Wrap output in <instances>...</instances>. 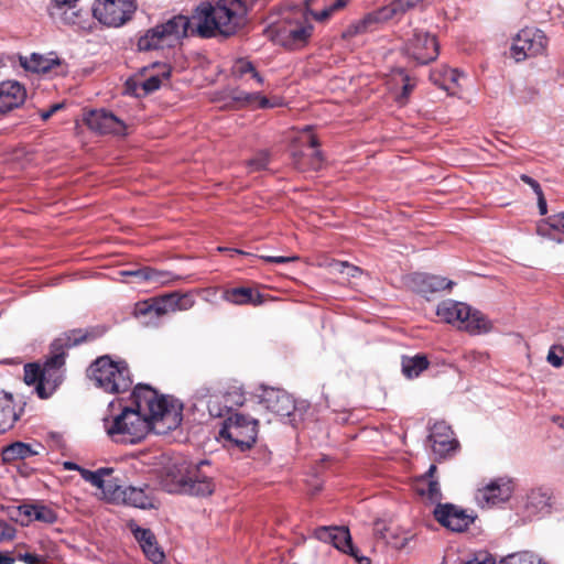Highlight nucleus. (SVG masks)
I'll list each match as a JSON object with an SVG mask.
<instances>
[{
    "label": "nucleus",
    "mask_w": 564,
    "mask_h": 564,
    "mask_svg": "<svg viewBox=\"0 0 564 564\" xmlns=\"http://www.w3.org/2000/svg\"><path fill=\"white\" fill-rule=\"evenodd\" d=\"M131 397L132 406L104 419V427L112 442L133 445L144 440L150 431L165 434L181 425L183 404L177 399L160 395L148 384L135 386Z\"/></svg>",
    "instance_id": "obj_1"
},
{
    "label": "nucleus",
    "mask_w": 564,
    "mask_h": 564,
    "mask_svg": "<svg viewBox=\"0 0 564 564\" xmlns=\"http://www.w3.org/2000/svg\"><path fill=\"white\" fill-rule=\"evenodd\" d=\"M197 33L205 39L217 34L234 35L245 22L240 0H218L215 4L202 2L194 11Z\"/></svg>",
    "instance_id": "obj_2"
},
{
    "label": "nucleus",
    "mask_w": 564,
    "mask_h": 564,
    "mask_svg": "<svg viewBox=\"0 0 564 564\" xmlns=\"http://www.w3.org/2000/svg\"><path fill=\"white\" fill-rule=\"evenodd\" d=\"M162 486L170 494L206 497L214 492V468L209 460L173 464L162 478Z\"/></svg>",
    "instance_id": "obj_3"
},
{
    "label": "nucleus",
    "mask_w": 564,
    "mask_h": 564,
    "mask_svg": "<svg viewBox=\"0 0 564 564\" xmlns=\"http://www.w3.org/2000/svg\"><path fill=\"white\" fill-rule=\"evenodd\" d=\"M87 338V332L72 329L51 344V356L41 367L42 381L35 387V392L41 399L50 398L63 382L66 349L84 343Z\"/></svg>",
    "instance_id": "obj_4"
},
{
    "label": "nucleus",
    "mask_w": 564,
    "mask_h": 564,
    "mask_svg": "<svg viewBox=\"0 0 564 564\" xmlns=\"http://www.w3.org/2000/svg\"><path fill=\"white\" fill-rule=\"evenodd\" d=\"M313 32L302 10L289 11L283 18L269 26L270 39L286 48L295 50L304 46Z\"/></svg>",
    "instance_id": "obj_5"
},
{
    "label": "nucleus",
    "mask_w": 564,
    "mask_h": 564,
    "mask_svg": "<svg viewBox=\"0 0 564 564\" xmlns=\"http://www.w3.org/2000/svg\"><path fill=\"white\" fill-rule=\"evenodd\" d=\"M436 315L447 324L470 335L490 332L491 322L479 311L463 302L445 300L437 305Z\"/></svg>",
    "instance_id": "obj_6"
},
{
    "label": "nucleus",
    "mask_w": 564,
    "mask_h": 564,
    "mask_svg": "<svg viewBox=\"0 0 564 564\" xmlns=\"http://www.w3.org/2000/svg\"><path fill=\"white\" fill-rule=\"evenodd\" d=\"M96 387L108 393H121L132 386L131 373L126 361H113L109 356L99 357L88 369Z\"/></svg>",
    "instance_id": "obj_7"
},
{
    "label": "nucleus",
    "mask_w": 564,
    "mask_h": 564,
    "mask_svg": "<svg viewBox=\"0 0 564 564\" xmlns=\"http://www.w3.org/2000/svg\"><path fill=\"white\" fill-rule=\"evenodd\" d=\"M191 25L189 18L182 14L174 15L166 22L148 30L139 39L138 48L140 51H151L172 47L187 35Z\"/></svg>",
    "instance_id": "obj_8"
},
{
    "label": "nucleus",
    "mask_w": 564,
    "mask_h": 564,
    "mask_svg": "<svg viewBox=\"0 0 564 564\" xmlns=\"http://www.w3.org/2000/svg\"><path fill=\"white\" fill-rule=\"evenodd\" d=\"M219 434L231 446L245 452L256 443L258 421L248 415L232 413L224 421Z\"/></svg>",
    "instance_id": "obj_9"
},
{
    "label": "nucleus",
    "mask_w": 564,
    "mask_h": 564,
    "mask_svg": "<svg viewBox=\"0 0 564 564\" xmlns=\"http://www.w3.org/2000/svg\"><path fill=\"white\" fill-rule=\"evenodd\" d=\"M135 10V0H95L91 7L93 17L109 28L122 26Z\"/></svg>",
    "instance_id": "obj_10"
},
{
    "label": "nucleus",
    "mask_w": 564,
    "mask_h": 564,
    "mask_svg": "<svg viewBox=\"0 0 564 564\" xmlns=\"http://www.w3.org/2000/svg\"><path fill=\"white\" fill-rule=\"evenodd\" d=\"M514 491L513 479L501 476L490 479L475 492V499L480 508L498 507L507 502Z\"/></svg>",
    "instance_id": "obj_11"
},
{
    "label": "nucleus",
    "mask_w": 564,
    "mask_h": 564,
    "mask_svg": "<svg viewBox=\"0 0 564 564\" xmlns=\"http://www.w3.org/2000/svg\"><path fill=\"white\" fill-rule=\"evenodd\" d=\"M404 52L417 64L425 65L438 56V42L434 34L415 29L404 44Z\"/></svg>",
    "instance_id": "obj_12"
},
{
    "label": "nucleus",
    "mask_w": 564,
    "mask_h": 564,
    "mask_svg": "<svg viewBox=\"0 0 564 564\" xmlns=\"http://www.w3.org/2000/svg\"><path fill=\"white\" fill-rule=\"evenodd\" d=\"M547 39L541 30L523 29L513 39L510 54L516 62L544 53Z\"/></svg>",
    "instance_id": "obj_13"
},
{
    "label": "nucleus",
    "mask_w": 564,
    "mask_h": 564,
    "mask_svg": "<svg viewBox=\"0 0 564 564\" xmlns=\"http://www.w3.org/2000/svg\"><path fill=\"white\" fill-rule=\"evenodd\" d=\"M109 499L116 503H122L143 510L155 507L154 496L149 485L135 487L115 484Z\"/></svg>",
    "instance_id": "obj_14"
},
{
    "label": "nucleus",
    "mask_w": 564,
    "mask_h": 564,
    "mask_svg": "<svg viewBox=\"0 0 564 564\" xmlns=\"http://www.w3.org/2000/svg\"><path fill=\"white\" fill-rule=\"evenodd\" d=\"M427 440L431 443L434 455L438 459L454 455L459 447V443L455 438L451 426L443 421L433 424Z\"/></svg>",
    "instance_id": "obj_15"
},
{
    "label": "nucleus",
    "mask_w": 564,
    "mask_h": 564,
    "mask_svg": "<svg viewBox=\"0 0 564 564\" xmlns=\"http://www.w3.org/2000/svg\"><path fill=\"white\" fill-rule=\"evenodd\" d=\"M435 519L454 532H463L474 522L475 516L453 503H438L434 509Z\"/></svg>",
    "instance_id": "obj_16"
},
{
    "label": "nucleus",
    "mask_w": 564,
    "mask_h": 564,
    "mask_svg": "<svg viewBox=\"0 0 564 564\" xmlns=\"http://www.w3.org/2000/svg\"><path fill=\"white\" fill-rule=\"evenodd\" d=\"M260 403H262L267 410L275 413L282 417H289L290 423L294 424V417L296 406L293 398L284 390L276 388H263L259 395Z\"/></svg>",
    "instance_id": "obj_17"
},
{
    "label": "nucleus",
    "mask_w": 564,
    "mask_h": 564,
    "mask_svg": "<svg viewBox=\"0 0 564 564\" xmlns=\"http://www.w3.org/2000/svg\"><path fill=\"white\" fill-rule=\"evenodd\" d=\"M87 126L99 133L123 134L124 123L112 112L105 109L91 110L85 117Z\"/></svg>",
    "instance_id": "obj_18"
},
{
    "label": "nucleus",
    "mask_w": 564,
    "mask_h": 564,
    "mask_svg": "<svg viewBox=\"0 0 564 564\" xmlns=\"http://www.w3.org/2000/svg\"><path fill=\"white\" fill-rule=\"evenodd\" d=\"M551 511V494L547 489L535 488L528 492L522 514L525 520L542 518Z\"/></svg>",
    "instance_id": "obj_19"
},
{
    "label": "nucleus",
    "mask_w": 564,
    "mask_h": 564,
    "mask_svg": "<svg viewBox=\"0 0 564 564\" xmlns=\"http://www.w3.org/2000/svg\"><path fill=\"white\" fill-rule=\"evenodd\" d=\"M409 283L413 291L425 296L451 289L454 285L453 281L444 276L422 272L413 273L410 276Z\"/></svg>",
    "instance_id": "obj_20"
},
{
    "label": "nucleus",
    "mask_w": 564,
    "mask_h": 564,
    "mask_svg": "<svg viewBox=\"0 0 564 564\" xmlns=\"http://www.w3.org/2000/svg\"><path fill=\"white\" fill-rule=\"evenodd\" d=\"M193 398L195 400V406L205 405L210 416H229L228 405H225L223 393L204 386L195 391Z\"/></svg>",
    "instance_id": "obj_21"
},
{
    "label": "nucleus",
    "mask_w": 564,
    "mask_h": 564,
    "mask_svg": "<svg viewBox=\"0 0 564 564\" xmlns=\"http://www.w3.org/2000/svg\"><path fill=\"white\" fill-rule=\"evenodd\" d=\"M53 19L63 24L85 30L89 28V14L87 11L76 8L75 4L54 6L51 10Z\"/></svg>",
    "instance_id": "obj_22"
},
{
    "label": "nucleus",
    "mask_w": 564,
    "mask_h": 564,
    "mask_svg": "<svg viewBox=\"0 0 564 564\" xmlns=\"http://www.w3.org/2000/svg\"><path fill=\"white\" fill-rule=\"evenodd\" d=\"M26 97L25 88L18 82L0 83V113H6L21 106Z\"/></svg>",
    "instance_id": "obj_23"
},
{
    "label": "nucleus",
    "mask_w": 564,
    "mask_h": 564,
    "mask_svg": "<svg viewBox=\"0 0 564 564\" xmlns=\"http://www.w3.org/2000/svg\"><path fill=\"white\" fill-rule=\"evenodd\" d=\"M20 65L32 73L47 74L59 67L62 61L54 52L47 55L32 53L30 56H20Z\"/></svg>",
    "instance_id": "obj_24"
},
{
    "label": "nucleus",
    "mask_w": 564,
    "mask_h": 564,
    "mask_svg": "<svg viewBox=\"0 0 564 564\" xmlns=\"http://www.w3.org/2000/svg\"><path fill=\"white\" fill-rule=\"evenodd\" d=\"M536 234L557 243H564V212L552 215L539 223Z\"/></svg>",
    "instance_id": "obj_25"
},
{
    "label": "nucleus",
    "mask_w": 564,
    "mask_h": 564,
    "mask_svg": "<svg viewBox=\"0 0 564 564\" xmlns=\"http://www.w3.org/2000/svg\"><path fill=\"white\" fill-rule=\"evenodd\" d=\"M18 513L20 516H24L28 518L26 523L22 522V524H28L32 520H36L43 523L53 524L57 521L56 512L48 506L45 505H21L18 507Z\"/></svg>",
    "instance_id": "obj_26"
},
{
    "label": "nucleus",
    "mask_w": 564,
    "mask_h": 564,
    "mask_svg": "<svg viewBox=\"0 0 564 564\" xmlns=\"http://www.w3.org/2000/svg\"><path fill=\"white\" fill-rule=\"evenodd\" d=\"M223 299L234 305H261L263 303L262 295L254 292L251 288L240 286L224 291Z\"/></svg>",
    "instance_id": "obj_27"
},
{
    "label": "nucleus",
    "mask_w": 564,
    "mask_h": 564,
    "mask_svg": "<svg viewBox=\"0 0 564 564\" xmlns=\"http://www.w3.org/2000/svg\"><path fill=\"white\" fill-rule=\"evenodd\" d=\"M333 546L345 554H349L359 564H370L369 557L359 555V550L352 544L350 532L346 527H339Z\"/></svg>",
    "instance_id": "obj_28"
},
{
    "label": "nucleus",
    "mask_w": 564,
    "mask_h": 564,
    "mask_svg": "<svg viewBox=\"0 0 564 564\" xmlns=\"http://www.w3.org/2000/svg\"><path fill=\"white\" fill-rule=\"evenodd\" d=\"M18 419L12 395L0 391V434L10 430Z\"/></svg>",
    "instance_id": "obj_29"
},
{
    "label": "nucleus",
    "mask_w": 564,
    "mask_h": 564,
    "mask_svg": "<svg viewBox=\"0 0 564 564\" xmlns=\"http://www.w3.org/2000/svg\"><path fill=\"white\" fill-rule=\"evenodd\" d=\"M39 451L34 449L32 445L23 442H13L2 448L1 455L4 463H12L15 460H23L35 456Z\"/></svg>",
    "instance_id": "obj_30"
},
{
    "label": "nucleus",
    "mask_w": 564,
    "mask_h": 564,
    "mask_svg": "<svg viewBox=\"0 0 564 564\" xmlns=\"http://www.w3.org/2000/svg\"><path fill=\"white\" fill-rule=\"evenodd\" d=\"M149 68H158L159 72L156 74L150 75L141 84V87L145 94H151L158 90L161 87L162 79H167L171 75V67L165 63L154 62L150 66L143 67V70H148Z\"/></svg>",
    "instance_id": "obj_31"
},
{
    "label": "nucleus",
    "mask_w": 564,
    "mask_h": 564,
    "mask_svg": "<svg viewBox=\"0 0 564 564\" xmlns=\"http://www.w3.org/2000/svg\"><path fill=\"white\" fill-rule=\"evenodd\" d=\"M111 469L109 468H99L98 470L91 471L87 469H80L82 477L90 482L93 486L101 489L105 495L110 497L111 490L115 486V482L111 480H106L104 477L109 475Z\"/></svg>",
    "instance_id": "obj_32"
},
{
    "label": "nucleus",
    "mask_w": 564,
    "mask_h": 564,
    "mask_svg": "<svg viewBox=\"0 0 564 564\" xmlns=\"http://www.w3.org/2000/svg\"><path fill=\"white\" fill-rule=\"evenodd\" d=\"M429 364L426 357L422 355L402 357V373L409 379L416 378L429 367Z\"/></svg>",
    "instance_id": "obj_33"
},
{
    "label": "nucleus",
    "mask_w": 564,
    "mask_h": 564,
    "mask_svg": "<svg viewBox=\"0 0 564 564\" xmlns=\"http://www.w3.org/2000/svg\"><path fill=\"white\" fill-rule=\"evenodd\" d=\"M373 533L378 539L384 540L387 543L391 544L393 547L402 550L406 547L409 542L413 539V535H405L401 539H398L394 535L389 536L388 528L383 521H376L373 525Z\"/></svg>",
    "instance_id": "obj_34"
},
{
    "label": "nucleus",
    "mask_w": 564,
    "mask_h": 564,
    "mask_svg": "<svg viewBox=\"0 0 564 564\" xmlns=\"http://www.w3.org/2000/svg\"><path fill=\"white\" fill-rule=\"evenodd\" d=\"M181 279L182 278L180 275H176L171 271L156 270L152 267H147L145 283H150L154 286L169 285Z\"/></svg>",
    "instance_id": "obj_35"
},
{
    "label": "nucleus",
    "mask_w": 564,
    "mask_h": 564,
    "mask_svg": "<svg viewBox=\"0 0 564 564\" xmlns=\"http://www.w3.org/2000/svg\"><path fill=\"white\" fill-rule=\"evenodd\" d=\"M134 315L139 318H147L143 322L145 325L156 326L159 324L160 318H156V310L153 299L137 303L134 307Z\"/></svg>",
    "instance_id": "obj_36"
},
{
    "label": "nucleus",
    "mask_w": 564,
    "mask_h": 564,
    "mask_svg": "<svg viewBox=\"0 0 564 564\" xmlns=\"http://www.w3.org/2000/svg\"><path fill=\"white\" fill-rule=\"evenodd\" d=\"M499 564H546L538 554L530 551H522L508 554L502 557Z\"/></svg>",
    "instance_id": "obj_37"
},
{
    "label": "nucleus",
    "mask_w": 564,
    "mask_h": 564,
    "mask_svg": "<svg viewBox=\"0 0 564 564\" xmlns=\"http://www.w3.org/2000/svg\"><path fill=\"white\" fill-rule=\"evenodd\" d=\"M417 491L421 496L426 497L431 502L440 503L442 491L437 479L419 480Z\"/></svg>",
    "instance_id": "obj_38"
},
{
    "label": "nucleus",
    "mask_w": 564,
    "mask_h": 564,
    "mask_svg": "<svg viewBox=\"0 0 564 564\" xmlns=\"http://www.w3.org/2000/svg\"><path fill=\"white\" fill-rule=\"evenodd\" d=\"M395 76H399L402 82V90L397 96V101L399 105L403 106L406 104L410 94L414 89L415 82L412 80V78L405 73L403 68H399L395 72Z\"/></svg>",
    "instance_id": "obj_39"
},
{
    "label": "nucleus",
    "mask_w": 564,
    "mask_h": 564,
    "mask_svg": "<svg viewBox=\"0 0 564 564\" xmlns=\"http://www.w3.org/2000/svg\"><path fill=\"white\" fill-rule=\"evenodd\" d=\"M324 8L321 11H310L316 21L327 20L336 10L341 9L346 6V0H323Z\"/></svg>",
    "instance_id": "obj_40"
},
{
    "label": "nucleus",
    "mask_w": 564,
    "mask_h": 564,
    "mask_svg": "<svg viewBox=\"0 0 564 564\" xmlns=\"http://www.w3.org/2000/svg\"><path fill=\"white\" fill-rule=\"evenodd\" d=\"M155 310H156V318H160L166 315L170 312H175V302L172 293L153 297Z\"/></svg>",
    "instance_id": "obj_41"
},
{
    "label": "nucleus",
    "mask_w": 564,
    "mask_h": 564,
    "mask_svg": "<svg viewBox=\"0 0 564 564\" xmlns=\"http://www.w3.org/2000/svg\"><path fill=\"white\" fill-rule=\"evenodd\" d=\"M142 551L147 558L153 564H166L164 552L158 545L156 540L149 545H143Z\"/></svg>",
    "instance_id": "obj_42"
},
{
    "label": "nucleus",
    "mask_w": 564,
    "mask_h": 564,
    "mask_svg": "<svg viewBox=\"0 0 564 564\" xmlns=\"http://www.w3.org/2000/svg\"><path fill=\"white\" fill-rule=\"evenodd\" d=\"M42 381V369L37 364H26L24 366V382L28 386H39Z\"/></svg>",
    "instance_id": "obj_43"
},
{
    "label": "nucleus",
    "mask_w": 564,
    "mask_h": 564,
    "mask_svg": "<svg viewBox=\"0 0 564 564\" xmlns=\"http://www.w3.org/2000/svg\"><path fill=\"white\" fill-rule=\"evenodd\" d=\"M229 97L231 100L238 102L240 106H252L256 102V99L259 97V93H247L241 89H232L229 93Z\"/></svg>",
    "instance_id": "obj_44"
},
{
    "label": "nucleus",
    "mask_w": 564,
    "mask_h": 564,
    "mask_svg": "<svg viewBox=\"0 0 564 564\" xmlns=\"http://www.w3.org/2000/svg\"><path fill=\"white\" fill-rule=\"evenodd\" d=\"M131 531L133 533L134 539L140 544L141 549L143 545H149L153 543L156 539L153 532L150 529H144L139 525L131 527Z\"/></svg>",
    "instance_id": "obj_45"
},
{
    "label": "nucleus",
    "mask_w": 564,
    "mask_h": 564,
    "mask_svg": "<svg viewBox=\"0 0 564 564\" xmlns=\"http://www.w3.org/2000/svg\"><path fill=\"white\" fill-rule=\"evenodd\" d=\"M338 530L339 527H319L315 529L314 536L322 542L330 543L333 545L337 538Z\"/></svg>",
    "instance_id": "obj_46"
},
{
    "label": "nucleus",
    "mask_w": 564,
    "mask_h": 564,
    "mask_svg": "<svg viewBox=\"0 0 564 564\" xmlns=\"http://www.w3.org/2000/svg\"><path fill=\"white\" fill-rule=\"evenodd\" d=\"M225 405H228V413L229 415L235 413L234 408L235 406H241L245 403V395L238 391H230L223 393Z\"/></svg>",
    "instance_id": "obj_47"
},
{
    "label": "nucleus",
    "mask_w": 564,
    "mask_h": 564,
    "mask_svg": "<svg viewBox=\"0 0 564 564\" xmlns=\"http://www.w3.org/2000/svg\"><path fill=\"white\" fill-rule=\"evenodd\" d=\"M253 64L246 58H238L231 68L232 76L236 78H241L246 74H251L253 72Z\"/></svg>",
    "instance_id": "obj_48"
},
{
    "label": "nucleus",
    "mask_w": 564,
    "mask_h": 564,
    "mask_svg": "<svg viewBox=\"0 0 564 564\" xmlns=\"http://www.w3.org/2000/svg\"><path fill=\"white\" fill-rule=\"evenodd\" d=\"M172 295L176 304L175 311H187L194 306L195 301L192 295L177 292H172Z\"/></svg>",
    "instance_id": "obj_49"
},
{
    "label": "nucleus",
    "mask_w": 564,
    "mask_h": 564,
    "mask_svg": "<svg viewBox=\"0 0 564 564\" xmlns=\"http://www.w3.org/2000/svg\"><path fill=\"white\" fill-rule=\"evenodd\" d=\"M269 164V156L267 153H258L254 158L248 161V169L250 172L261 171L267 169Z\"/></svg>",
    "instance_id": "obj_50"
},
{
    "label": "nucleus",
    "mask_w": 564,
    "mask_h": 564,
    "mask_svg": "<svg viewBox=\"0 0 564 564\" xmlns=\"http://www.w3.org/2000/svg\"><path fill=\"white\" fill-rule=\"evenodd\" d=\"M546 359L553 367L560 368L564 364V349L558 346H552Z\"/></svg>",
    "instance_id": "obj_51"
},
{
    "label": "nucleus",
    "mask_w": 564,
    "mask_h": 564,
    "mask_svg": "<svg viewBox=\"0 0 564 564\" xmlns=\"http://www.w3.org/2000/svg\"><path fill=\"white\" fill-rule=\"evenodd\" d=\"M336 267V270L340 273H345L348 276L356 278L358 273H360V269L358 267H355L352 264H349L345 261H339L334 264Z\"/></svg>",
    "instance_id": "obj_52"
},
{
    "label": "nucleus",
    "mask_w": 564,
    "mask_h": 564,
    "mask_svg": "<svg viewBox=\"0 0 564 564\" xmlns=\"http://www.w3.org/2000/svg\"><path fill=\"white\" fill-rule=\"evenodd\" d=\"M119 274L121 276L134 278L139 283H145L147 267H142L135 270H121Z\"/></svg>",
    "instance_id": "obj_53"
},
{
    "label": "nucleus",
    "mask_w": 564,
    "mask_h": 564,
    "mask_svg": "<svg viewBox=\"0 0 564 564\" xmlns=\"http://www.w3.org/2000/svg\"><path fill=\"white\" fill-rule=\"evenodd\" d=\"M259 258L261 260L265 261V262L278 263V264L294 262V261H297L300 259L297 256H290V257H284V256H259Z\"/></svg>",
    "instance_id": "obj_54"
},
{
    "label": "nucleus",
    "mask_w": 564,
    "mask_h": 564,
    "mask_svg": "<svg viewBox=\"0 0 564 564\" xmlns=\"http://www.w3.org/2000/svg\"><path fill=\"white\" fill-rule=\"evenodd\" d=\"M15 536V529L7 523L6 521H0V541H10Z\"/></svg>",
    "instance_id": "obj_55"
},
{
    "label": "nucleus",
    "mask_w": 564,
    "mask_h": 564,
    "mask_svg": "<svg viewBox=\"0 0 564 564\" xmlns=\"http://www.w3.org/2000/svg\"><path fill=\"white\" fill-rule=\"evenodd\" d=\"M323 164V155L319 150H315L311 156L308 169L318 170Z\"/></svg>",
    "instance_id": "obj_56"
},
{
    "label": "nucleus",
    "mask_w": 564,
    "mask_h": 564,
    "mask_svg": "<svg viewBox=\"0 0 564 564\" xmlns=\"http://www.w3.org/2000/svg\"><path fill=\"white\" fill-rule=\"evenodd\" d=\"M17 558L23 561L26 564H37L41 561L39 555L32 553L19 554Z\"/></svg>",
    "instance_id": "obj_57"
},
{
    "label": "nucleus",
    "mask_w": 564,
    "mask_h": 564,
    "mask_svg": "<svg viewBox=\"0 0 564 564\" xmlns=\"http://www.w3.org/2000/svg\"><path fill=\"white\" fill-rule=\"evenodd\" d=\"M521 180L525 184H528L533 189V192L535 194H540V192H542V188H541L540 184L534 178H532L531 176L522 174L521 175Z\"/></svg>",
    "instance_id": "obj_58"
},
{
    "label": "nucleus",
    "mask_w": 564,
    "mask_h": 564,
    "mask_svg": "<svg viewBox=\"0 0 564 564\" xmlns=\"http://www.w3.org/2000/svg\"><path fill=\"white\" fill-rule=\"evenodd\" d=\"M254 104H258V107L261 109L272 108L275 106V104H272L267 97L262 96L260 93Z\"/></svg>",
    "instance_id": "obj_59"
},
{
    "label": "nucleus",
    "mask_w": 564,
    "mask_h": 564,
    "mask_svg": "<svg viewBox=\"0 0 564 564\" xmlns=\"http://www.w3.org/2000/svg\"><path fill=\"white\" fill-rule=\"evenodd\" d=\"M538 197V207L541 215H545L547 213V206L546 200L543 196V192H540V194H535Z\"/></svg>",
    "instance_id": "obj_60"
},
{
    "label": "nucleus",
    "mask_w": 564,
    "mask_h": 564,
    "mask_svg": "<svg viewBox=\"0 0 564 564\" xmlns=\"http://www.w3.org/2000/svg\"><path fill=\"white\" fill-rule=\"evenodd\" d=\"M466 564H496V560L491 555H486L484 558H474Z\"/></svg>",
    "instance_id": "obj_61"
},
{
    "label": "nucleus",
    "mask_w": 564,
    "mask_h": 564,
    "mask_svg": "<svg viewBox=\"0 0 564 564\" xmlns=\"http://www.w3.org/2000/svg\"><path fill=\"white\" fill-rule=\"evenodd\" d=\"M63 108V104H55L51 106V108L47 111H43L41 113V117L43 120H47L53 113H55L57 110Z\"/></svg>",
    "instance_id": "obj_62"
},
{
    "label": "nucleus",
    "mask_w": 564,
    "mask_h": 564,
    "mask_svg": "<svg viewBox=\"0 0 564 564\" xmlns=\"http://www.w3.org/2000/svg\"><path fill=\"white\" fill-rule=\"evenodd\" d=\"M444 76H445V78H448L451 82L457 83V80L460 76V73L457 69L451 68V69L445 70Z\"/></svg>",
    "instance_id": "obj_63"
},
{
    "label": "nucleus",
    "mask_w": 564,
    "mask_h": 564,
    "mask_svg": "<svg viewBox=\"0 0 564 564\" xmlns=\"http://www.w3.org/2000/svg\"><path fill=\"white\" fill-rule=\"evenodd\" d=\"M15 557L11 556L10 553H0V564H13Z\"/></svg>",
    "instance_id": "obj_64"
}]
</instances>
